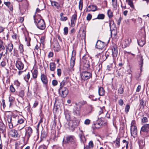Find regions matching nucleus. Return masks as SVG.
<instances>
[{"mask_svg": "<svg viewBox=\"0 0 149 149\" xmlns=\"http://www.w3.org/2000/svg\"><path fill=\"white\" fill-rule=\"evenodd\" d=\"M34 22L36 24L37 27L41 30H44L45 28V24L44 20L40 15L34 16Z\"/></svg>", "mask_w": 149, "mask_h": 149, "instance_id": "f257e3e1", "label": "nucleus"}, {"mask_svg": "<svg viewBox=\"0 0 149 149\" xmlns=\"http://www.w3.org/2000/svg\"><path fill=\"white\" fill-rule=\"evenodd\" d=\"M80 75L81 79L84 81L89 79L92 77L91 74L87 71L82 72L81 73Z\"/></svg>", "mask_w": 149, "mask_h": 149, "instance_id": "f03ea898", "label": "nucleus"}, {"mask_svg": "<svg viewBox=\"0 0 149 149\" xmlns=\"http://www.w3.org/2000/svg\"><path fill=\"white\" fill-rule=\"evenodd\" d=\"M58 91L60 96L62 97H66L68 94V90L66 87H60Z\"/></svg>", "mask_w": 149, "mask_h": 149, "instance_id": "7ed1b4c3", "label": "nucleus"}, {"mask_svg": "<svg viewBox=\"0 0 149 149\" xmlns=\"http://www.w3.org/2000/svg\"><path fill=\"white\" fill-rule=\"evenodd\" d=\"M76 106L74 107L73 111V113L74 115L77 116H79L81 112V106L79 105L78 103H75Z\"/></svg>", "mask_w": 149, "mask_h": 149, "instance_id": "20e7f679", "label": "nucleus"}, {"mask_svg": "<svg viewBox=\"0 0 149 149\" xmlns=\"http://www.w3.org/2000/svg\"><path fill=\"white\" fill-rule=\"evenodd\" d=\"M10 135L16 139H17L20 136L17 130L14 129L11 130L9 132Z\"/></svg>", "mask_w": 149, "mask_h": 149, "instance_id": "39448f33", "label": "nucleus"}, {"mask_svg": "<svg viewBox=\"0 0 149 149\" xmlns=\"http://www.w3.org/2000/svg\"><path fill=\"white\" fill-rule=\"evenodd\" d=\"M65 142L68 143L74 144L75 142V138L72 135L68 136Z\"/></svg>", "mask_w": 149, "mask_h": 149, "instance_id": "423d86ee", "label": "nucleus"}, {"mask_svg": "<svg viewBox=\"0 0 149 149\" xmlns=\"http://www.w3.org/2000/svg\"><path fill=\"white\" fill-rule=\"evenodd\" d=\"M76 52L73 50L72 53V57L70 60V66L71 68H72L74 65L75 60V56L76 55Z\"/></svg>", "mask_w": 149, "mask_h": 149, "instance_id": "0eeeda50", "label": "nucleus"}, {"mask_svg": "<svg viewBox=\"0 0 149 149\" xmlns=\"http://www.w3.org/2000/svg\"><path fill=\"white\" fill-rule=\"evenodd\" d=\"M142 132L146 133L147 135H149V124H146L142 126L141 130V132Z\"/></svg>", "mask_w": 149, "mask_h": 149, "instance_id": "6e6552de", "label": "nucleus"}, {"mask_svg": "<svg viewBox=\"0 0 149 149\" xmlns=\"http://www.w3.org/2000/svg\"><path fill=\"white\" fill-rule=\"evenodd\" d=\"M105 45L104 42L101 41L100 40H98L96 45V47L98 49H102Z\"/></svg>", "mask_w": 149, "mask_h": 149, "instance_id": "1a4fd4ad", "label": "nucleus"}, {"mask_svg": "<svg viewBox=\"0 0 149 149\" xmlns=\"http://www.w3.org/2000/svg\"><path fill=\"white\" fill-rule=\"evenodd\" d=\"M131 134L132 136L135 138L136 136L137 133V127L136 126H132L131 127Z\"/></svg>", "mask_w": 149, "mask_h": 149, "instance_id": "9d476101", "label": "nucleus"}, {"mask_svg": "<svg viewBox=\"0 0 149 149\" xmlns=\"http://www.w3.org/2000/svg\"><path fill=\"white\" fill-rule=\"evenodd\" d=\"M52 6L53 8L59 10L62 8L61 5L57 2L55 1H50Z\"/></svg>", "mask_w": 149, "mask_h": 149, "instance_id": "9b49d317", "label": "nucleus"}, {"mask_svg": "<svg viewBox=\"0 0 149 149\" xmlns=\"http://www.w3.org/2000/svg\"><path fill=\"white\" fill-rule=\"evenodd\" d=\"M81 29L79 30V34L77 35V37H79L80 39L81 40L84 39L86 37V31L84 29H83L81 32H80V30Z\"/></svg>", "mask_w": 149, "mask_h": 149, "instance_id": "f8f14e48", "label": "nucleus"}, {"mask_svg": "<svg viewBox=\"0 0 149 149\" xmlns=\"http://www.w3.org/2000/svg\"><path fill=\"white\" fill-rule=\"evenodd\" d=\"M139 66L140 68V71L141 72L142 71L143 66V59L142 56L141 55L139 56Z\"/></svg>", "mask_w": 149, "mask_h": 149, "instance_id": "ddd939ff", "label": "nucleus"}, {"mask_svg": "<svg viewBox=\"0 0 149 149\" xmlns=\"http://www.w3.org/2000/svg\"><path fill=\"white\" fill-rule=\"evenodd\" d=\"M111 50L113 57L114 58L116 57L118 54V50L116 45H115L112 46Z\"/></svg>", "mask_w": 149, "mask_h": 149, "instance_id": "4468645a", "label": "nucleus"}, {"mask_svg": "<svg viewBox=\"0 0 149 149\" xmlns=\"http://www.w3.org/2000/svg\"><path fill=\"white\" fill-rule=\"evenodd\" d=\"M15 65L17 68L19 70H22L24 68V65L20 61H17L15 63Z\"/></svg>", "mask_w": 149, "mask_h": 149, "instance_id": "2eb2a0df", "label": "nucleus"}, {"mask_svg": "<svg viewBox=\"0 0 149 149\" xmlns=\"http://www.w3.org/2000/svg\"><path fill=\"white\" fill-rule=\"evenodd\" d=\"M40 79L42 82L44 84L47 85V84L48 80L46 75L44 74H41Z\"/></svg>", "mask_w": 149, "mask_h": 149, "instance_id": "dca6fc26", "label": "nucleus"}, {"mask_svg": "<svg viewBox=\"0 0 149 149\" xmlns=\"http://www.w3.org/2000/svg\"><path fill=\"white\" fill-rule=\"evenodd\" d=\"M13 44L10 42L6 46V54L8 51H9L10 52H11L12 50L13 49Z\"/></svg>", "mask_w": 149, "mask_h": 149, "instance_id": "f3484780", "label": "nucleus"}, {"mask_svg": "<svg viewBox=\"0 0 149 149\" xmlns=\"http://www.w3.org/2000/svg\"><path fill=\"white\" fill-rule=\"evenodd\" d=\"M97 10V7L96 6L93 5H89L86 9V12L95 11Z\"/></svg>", "mask_w": 149, "mask_h": 149, "instance_id": "a211bd4d", "label": "nucleus"}, {"mask_svg": "<svg viewBox=\"0 0 149 149\" xmlns=\"http://www.w3.org/2000/svg\"><path fill=\"white\" fill-rule=\"evenodd\" d=\"M32 133V130L30 127H27L26 133L25 136L28 139Z\"/></svg>", "mask_w": 149, "mask_h": 149, "instance_id": "6ab92c4d", "label": "nucleus"}, {"mask_svg": "<svg viewBox=\"0 0 149 149\" xmlns=\"http://www.w3.org/2000/svg\"><path fill=\"white\" fill-rule=\"evenodd\" d=\"M138 45L141 47H143L145 44L146 41L144 38H142L138 41Z\"/></svg>", "mask_w": 149, "mask_h": 149, "instance_id": "aec40b11", "label": "nucleus"}, {"mask_svg": "<svg viewBox=\"0 0 149 149\" xmlns=\"http://www.w3.org/2000/svg\"><path fill=\"white\" fill-rule=\"evenodd\" d=\"M56 64L54 62L50 63L49 64V68L50 71L54 72L56 68Z\"/></svg>", "mask_w": 149, "mask_h": 149, "instance_id": "412c9836", "label": "nucleus"}, {"mask_svg": "<svg viewBox=\"0 0 149 149\" xmlns=\"http://www.w3.org/2000/svg\"><path fill=\"white\" fill-rule=\"evenodd\" d=\"M3 125H0V134H4L6 131V127L4 124L2 123Z\"/></svg>", "mask_w": 149, "mask_h": 149, "instance_id": "4be33fe9", "label": "nucleus"}, {"mask_svg": "<svg viewBox=\"0 0 149 149\" xmlns=\"http://www.w3.org/2000/svg\"><path fill=\"white\" fill-rule=\"evenodd\" d=\"M146 102L142 99L140 100L139 107L140 108L143 109L146 104Z\"/></svg>", "mask_w": 149, "mask_h": 149, "instance_id": "5701e85b", "label": "nucleus"}, {"mask_svg": "<svg viewBox=\"0 0 149 149\" xmlns=\"http://www.w3.org/2000/svg\"><path fill=\"white\" fill-rule=\"evenodd\" d=\"M99 94L100 96H103L104 95L105 91L102 87H100L98 90Z\"/></svg>", "mask_w": 149, "mask_h": 149, "instance_id": "b1692460", "label": "nucleus"}, {"mask_svg": "<svg viewBox=\"0 0 149 149\" xmlns=\"http://www.w3.org/2000/svg\"><path fill=\"white\" fill-rule=\"evenodd\" d=\"M139 144L140 148L142 149L145 145V142L142 140H139Z\"/></svg>", "mask_w": 149, "mask_h": 149, "instance_id": "393cba45", "label": "nucleus"}, {"mask_svg": "<svg viewBox=\"0 0 149 149\" xmlns=\"http://www.w3.org/2000/svg\"><path fill=\"white\" fill-rule=\"evenodd\" d=\"M4 4L7 6H8L10 9V11H12L13 9L12 5L9 2H4Z\"/></svg>", "mask_w": 149, "mask_h": 149, "instance_id": "a878e982", "label": "nucleus"}, {"mask_svg": "<svg viewBox=\"0 0 149 149\" xmlns=\"http://www.w3.org/2000/svg\"><path fill=\"white\" fill-rule=\"evenodd\" d=\"M79 136L81 139V141L84 143L86 141V139L84 136L82 134H79Z\"/></svg>", "mask_w": 149, "mask_h": 149, "instance_id": "bb28decb", "label": "nucleus"}, {"mask_svg": "<svg viewBox=\"0 0 149 149\" xmlns=\"http://www.w3.org/2000/svg\"><path fill=\"white\" fill-rule=\"evenodd\" d=\"M31 40V38L29 37H25V42L26 44V45L29 46L30 45V42Z\"/></svg>", "mask_w": 149, "mask_h": 149, "instance_id": "cd10ccee", "label": "nucleus"}, {"mask_svg": "<svg viewBox=\"0 0 149 149\" xmlns=\"http://www.w3.org/2000/svg\"><path fill=\"white\" fill-rule=\"evenodd\" d=\"M120 138H117L116 140L115 141H113L114 143H115L116 146L118 148L120 146Z\"/></svg>", "mask_w": 149, "mask_h": 149, "instance_id": "c85d7f7f", "label": "nucleus"}, {"mask_svg": "<svg viewBox=\"0 0 149 149\" xmlns=\"http://www.w3.org/2000/svg\"><path fill=\"white\" fill-rule=\"evenodd\" d=\"M5 49V47L4 46L2 40L0 39V51L3 50Z\"/></svg>", "mask_w": 149, "mask_h": 149, "instance_id": "c756f323", "label": "nucleus"}, {"mask_svg": "<svg viewBox=\"0 0 149 149\" xmlns=\"http://www.w3.org/2000/svg\"><path fill=\"white\" fill-rule=\"evenodd\" d=\"M67 83L66 79L65 80L64 79L63 80L62 82L60 84V87H65L64 86H65L66 84Z\"/></svg>", "mask_w": 149, "mask_h": 149, "instance_id": "7c9ffc66", "label": "nucleus"}, {"mask_svg": "<svg viewBox=\"0 0 149 149\" xmlns=\"http://www.w3.org/2000/svg\"><path fill=\"white\" fill-rule=\"evenodd\" d=\"M105 17L104 15L103 14H99L98 15L97 17L95 19H104Z\"/></svg>", "mask_w": 149, "mask_h": 149, "instance_id": "2f4dec72", "label": "nucleus"}, {"mask_svg": "<svg viewBox=\"0 0 149 149\" xmlns=\"http://www.w3.org/2000/svg\"><path fill=\"white\" fill-rule=\"evenodd\" d=\"M38 74V71L37 70H34L32 72L33 77L34 78H36Z\"/></svg>", "mask_w": 149, "mask_h": 149, "instance_id": "473e14b6", "label": "nucleus"}, {"mask_svg": "<svg viewBox=\"0 0 149 149\" xmlns=\"http://www.w3.org/2000/svg\"><path fill=\"white\" fill-rule=\"evenodd\" d=\"M107 14L109 18H112L113 16V12L111 10H109L107 11Z\"/></svg>", "mask_w": 149, "mask_h": 149, "instance_id": "72a5a7b5", "label": "nucleus"}, {"mask_svg": "<svg viewBox=\"0 0 149 149\" xmlns=\"http://www.w3.org/2000/svg\"><path fill=\"white\" fill-rule=\"evenodd\" d=\"M24 120L25 119L24 118H19L17 123L19 124H22L24 123Z\"/></svg>", "mask_w": 149, "mask_h": 149, "instance_id": "f704fd0d", "label": "nucleus"}, {"mask_svg": "<svg viewBox=\"0 0 149 149\" xmlns=\"http://www.w3.org/2000/svg\"><path fill=\"white\" fill-rule=\"evenodd\" d=\"M65 115L66 119L68 120L70 119V115L69 112H66L65 113Z\"/></svg>", "mask_w": 149, "mask_h": 149, "instance_id": "c9c22d12", "label": "nucleus"}, {"mask_svg": "<svg viewBox=\"0 0 149 149\" xmlns=\"http://www.w3.org/2000/svg\"><path fill=\"white\" fill-rule=\"evenodd\" d=\"M19 50L20 53L23 54V52L24 51L23 45L22 44H20L19 46Z\"/></svg>", "mask_w": 149, "mask_h": 149, "instance_id": "e433bc0d", "label": "nucleus"}, {"mask_svg": "<svg viewBox=\"0 0 149 149\" xmlns=\"http://www.w3.org/2000/svg\"><path fill=\"white\" fill-rule=\"evenodd\" d=\"M123 44L124 45L125 47L128 46L129 45V41L128 39L125 40L123 42Z\"/></svg>", "mask_w": 149, "mask_h": 149, "instance_id": "4c0bfd02", "label": "nucleus"}, {"mask_svg": "<svg viewBox=\"0 0 149 149\" xmlns=\"http://www.w3.org/2000/svg\"><path fill=\"white\" fill-rule=\"evenodd\" d=\"M127 3L133 9L134 8V6L133 5L132 2L131 0H128Z\"/></svg>", "mask_w": 149, "mask_h": 149, "instance_id": "58836bf2", "label": "nucleus"}, {"mask_svg": "<svg viewBox=\"0 0 149 149\" xmlns=\"http://www.w3.org/2000/svg\"><path fill=\"white\" fill-rule=\"evenodd\" d=\"M83 2L82 1L80 0L79 2V9L81 10H82L83 7Z\"/></svg>", "mask_w": 149, "mask_h": 149, "instance_id": "ea45409f", "label": "nucleus"}, {"mask_svg": "<svg viewBox=\"0 0 149 149\" xmlns=\"http://www.w3.org/2000/svg\"><path fill=\"white\" fill-rule=\"evenodd\" d=\"M30 77V75L29 72H28L27 74L24 77V79L26 81H28Z\"/></svg>", "mask_w": 149, "mask_h": 149, "instance_id": "a19ab883", "label": "nucleus"}, {"mask_svg": "<svg viewBox=\"0 0 149 149\" xmlns=\"http://www.w3.org/2000/svg\"><path fill=\"white\" fill-rule=\"evenodd\" d=\"M79 123V121L78 120H74L73 121V125L74 126H77Z\"/></svg>", "mask_w": 149, "mask_h": 149, "instance_id": "79ce46f5", "label": "nucleus"}, {"mask_svg": "<svg viewBox=\"0 0 149 149\" xmlns=\"http://www.w3.org/2000/svg\"><path fill=\"white\" fill-rule=\"evenodd\" d=\"M148 121V120L146 117H143V118L141 119V123H147Z\"/></svg>", "mask_w": 149, "mask_h": 149, "instance_id": "37998d69", "label": "nucleus"}, {"mask_svg": "<svg viewBox=\"0 0 149 149\" xmlns=\"http://www.w3.org/2000/svg\"><path fill=\"white\" fill-rule=\"evenodd\" d=\"M118 93L120 94H122L123 93L124 90L123 88L121 86L118 89Z\"/></svg>", "mask_w": 149, "mask_h": 149, "instance_id": "c03bdc74", "label": "nucleus"}, {"mask_svg": "<svg viewBox=\"0 0 149 149\" xmlns=\"http://www.w3.org/2000/svg\"><path fill=\"white\" fill-rule=\"evenodd\" d=\"M38 149H47V146L44 144L40 146Z\"/></svg>", "mask_w": 149, "mask_h": 149, "instance_id": "a18cd8bd", "label": "nucleus"}, {"mask_svg": "<svg viewBox=\"0 0 149 149\" xmlns=\"http://www.w3.org/2000/svg\"><path fill=\"white\" fill-rule=\"evenodd\" d=\"M19 95L21 97H23L24 95V91L23 90H21L19 92Z\"/></svg>", "mask_w": 149, "mask_h": 149, "instance_id": "49530a36", "label": "nucleus"}, {"mask_svg": "<svg viewBox=\"0 0 149 149\" xmlns=\"http://www.w3.org/2000/svg\"><path fill=\"white\" fill-rule=\"evenodd\" d=\"M88 146L89 147L91 148H93L94 146V145L92 141H89L88 143Z\"/></svg>", "mask_w": 149, "mask_h": 149, "instance_id": "de8ad7c7", "label": "nucleus"}, {"mask_svg": "<svg viewBox=\"0 0 149 149\" xmlns=\"http://www.w3.org/2000/svg\"><path fill=\"white\" fill-rule=\"evenodd\" d=\"M64 34L65 35H67L68 33V28L67 27H65L64 28Z\"/></svg>", "mask_w": 149, "mask_h": 149, "instance_id": "09e8293b", "label": "nucleus"}, {"mask_svg": "<svg viewBox=\"0 0 149 149\" xmlns=\"http://www.w3.org/2000/svg\"><path fill=\"white\" fill-rule=\"evenodd\" d=\"M15 100V98L12 96H10L9 97V101L10 102H14Z\"/></svg>", "mask_w": 149, "mask_h": 149, "instance_id": "8fccbe9b", "label": "nucleus"}, {"mask_svg": "<svg viewBox=\"0 0 149 149\" xmlns=\"http://www.w3.org/2000/svg\"><path fill=\"white\" fill-rule=\"evenodd\" d=\"M123 142L124 143H125V145H126V148H127L128 147L129 142L125 140H123Z\"/></svg>", "mask_w": 149, "mask_h": 149, "instance_id": "3c124183", "label": "nucleus"}, {"mask_svg": "<svg viewBox=\"0 0 149 149\" xmlns=\"http://www.w3.org/2000/svg\"><path fill=\"white\" fill-rule=\"evenodd\" d=\"M77 19V14H74L72 16V18L71 19L72 20H74L76 21Z\"/></svg>", "mask_w": 149, "mask_h": 149, "instance_id": "603ef678", "label": "nucleus"}, {"mask_svg": "<svg viewBox=\"0 0 149 149\" xmlns=\"http://www.w3.org/2000/svg\"><path fill=\"white\" fill-rule=\"evenodd\" d=\"M10 91L13 93L15 91V89L12 85L10 86Z\"/></svg>", "mask_w": 149, "mask_h": 149, "instance_id": "864d4df0", "label": "nucleus"}, {"mask_svg": "<svg viewBox=\"0 0 149 149\" xmlns=\"http://www.w3.org/2000/svg\"><path fill=\"white\" fill-rule=\"evenodd\" d=\"M130 109V106L129 105H127L125 107V112L127 113L129 110Z\"/></svg>", "mask_w": 149, "mask_h": 149, "instance_id": "5fc2aeb1", "label": "nucleus"}, {"mask_svg": "<svg viewBox=\"0 0 149 149\" xmlns=\"http://www.w3.org/2000/svg\"><path fill=\"white\" fill-rule=\"evenodd\" d=\"M92 16L90 13L88 14L86 17V19L88 21H90L91 19Z\"/></svg>", "mask_w": 149, "mask_h": 149, "instance_id": "6e6d98bb", "label": "nucleus"}, {"mask_svg": "<svg viewBox=\"0 0 149 149\" xmlns=\"http://www.w3.org/2000/svg\"><path fill=\"white\" fill-rule=\"evenodd\" d=\"M90 120L89 119H86L84 122V123L86 125H89L90 123Z\"/></svg>", "mask_w": 149, "mask_h": 149, "instance_id": "4d7b16f0", "label": "nucleus"}, {"mask_svg": "<svg viewBox=\"0 0 149 149\" xmlns=\"http://www.w3.org/2000/svg\"><path fill=\"white\" fill-rule=\"evenodd\" d=\"M112 2L113 6L114 8H116L117 7V1L113 2Z\"/></svg>", "mask_w": 149, "mask_h": 149, "instance_id": "13d9d810", "label": "nucleus"}, {"mask_svg": "<svg viewBox=\"0 0 149 149\" xmlns=\"http://www.w3.org/2000/svg\"><path fill=\"white\" fill-rule=\"evenodd\" d=\"M57 74L60 77L61 75V71L60 69H58L57 70Z\"/></svg>", "mask_w": 149, "mask_h": 149, "instance_id": "bf43d9fd", "label": "nucleus"}, {"mask_svg": "<svg viewBox=\"0 0 149 149\" xmlns=\"http://www.w3.org/2000/svg\"><path fill=\"white\" fill-rule=\"evenodd\" d=\"M88 113H90L91 112V111L93 110V107L91 106H89L88 107Z\"/></svg>", "mask_w": 149, "mask_h": 149, "instance_id": "052dcab7", "label": "nucleus"}, {"mask_svg": "<svg viewBox=\"0 0 149 149\" xmlns=\"http://www.w3.org/2000/svg\"><path fill=\"white\" fill-rule=\"evenodd\" d=\"M58 82L56 80H54L52 81V84L53 86H55L57 85Z\"/></svg>", "mask_w": 149, "mask_h": 149, "instance_id": "680f3d73", "label": "nucleus"}, {"mask_svg": "<svg viewBox=\"0 0 149 149\" xmlns=\"http://www.w3.org/2000/svg\"><path fill=\"white\" fill-rule=\"evenodd\" d=\"M47 136V135L45 133V132H42L41 133V139L43 138H45Z\"/></svg>", "mask_w": 149, "mask_h": 149, "instance_id": "e2e57ef3", "label": "nucleus"}, {"mask_svg": "<svg viewBox=\"0 0 149 149\" xmlns=\"http://www.w3.org/2000/svg\"><path fill=\"white\" fill-rule=\"evenodd\" d=\"M14 84L17 86H19L20 84V83L17 80H16L14 81Z\"/></svg>", "mask_w": 149, "mask_h": 149, "instance_id": "0e129e2a", "label": "nucleus"}, {"mask_svg": "<svg viewBox=\"0 0 149 149\" xmlns=\"http://www.w3.org/2000/svg\"><path fill=\"white\" fill-rule=\"evenodd\" d=\"M76 22V21L71 20V26L72 27H74V26Z\"/></svg>", "mask_w": 149, "mask_h": 149, "instance_id": "69168bd1", "label": "nucleus"}, {"mask_svg": "<svg viewBox=\"0 0 149 149\" xmlns=\"http://www.w3.org/2000/svg\"><path fill=\"white\" fill-rule=\"evenodd\" d=\"M123 100L121 99H120L118 101L119 104L120 106H122L123 105Z\"/></svg>", "mask_w": 149, "mask_h": 149, "instance_id": "338daca9", "label": "nucleus"}, {"mask_svg": "<svg viewBox=\"0 0 149 149\" xmlns=\"http://www.w3.org/2000/svg\"><path fill=\"white\" fill-rule=\"evenodd\" d=\"M135 121L134 120H132L131 122V127L132 126H136L135 125Z\"/></svg>", "mask_w": 149, "mask_h": 149, "instance_id": "774afa93", "label": "nucleus"}]
</instances>
